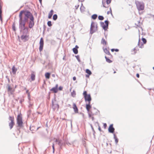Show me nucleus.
<instances>
[{
  "label": "nucleus",
  "instance_id": "aec40b11",
  "mask_svg": "<svg viewBox=\"0 0 154 154\" xmlns=\"http://www.w3.org/2000/svg\"><path fill=\"white\" fill-rule=\"evenodd\" d=\"M12 72L13 74H15L17 71V69L15 68L14 66H13L12 68Z\"/></svg>",
  "mask_w": 154,
  "mask_h": 154
},
{
  "label": "nucleus",
  "instance_id": "ddd939ff",
  "mask_svg": "<svg viewBox=\"0 0 154 154\" xmlns=\"http://www.w3.org/2000/svg\"><path fill=\"white\" fill-rule=\"evenodd\" d=\"M52 107L53 109H54V110H55L56 109H58L59 108V105L57 104V103H55L53 101H52Z\"/></svg>",
  "mask_w": 154,
  "mask_h": 154
},
{
  "label": "nucleus",
  "instance_id": "6e6552de",
  "mask_svg": "<svg viewBox=\"0 0 154 154\" xmlns=\"http://www.w3.org/2000/svg\"><path fill=\"white\" fill-rule=\"evenodd\" d=\"M22 33L23 35L20 37L21 39L25 42L28 41L29 36L27 35V33L25 34L24 32H22Z\"/></svg>",
  "mask_w": 154,
  "mask_h": 154
},
{
  "label": "nucleus",
  "instance_id": "39448f33",
  "mask_svg": "<svg viewBox=\"0 0 154 154\" xmlns=\"http://www.w3.org/2000/svg\"><path fill=\"white\" fill-rule=\"evenodd\" d=\"M83 95L85 99V101L88 103H90L91 100V98L90 94H87V92L86 91H85L83 93Z\"/></svg>",
  "mask_w": 154,
  "mask_h": 154
},
{
  "label": "nucleus",
  "instance_id": "bf43d9fd",
  "mask_svg": "<svg viewBox=\"0 0 154 154\" xmlns=\"http://www.w3.org/2000/svg\"><path fill=\"white\" fill-rule=\"evenodd\" d=\"M75 48H77H77H79V47H78V46L77 45H76L75 46Z\"/></svg>",
  "mask_w": 154,
  "mask_h": 154
},
{
  "label": "nucleus",
  "instance_id": "864d4df0",
  "mask_svg": "<svg viewBox=\"0 0 154 154\" xmlns=\"http://www.w3.org/2000/svg\"><path fill=\"white\" fill-rule=\"evenodd\" d=\"M148 15H150L152 17H153V16H154V15H152V14H148Z\"/></svg>",
  "mask_w": 154,
  "mask_h": 154
},
{
  "label": "nucleus",
  "instance_id": "052dcab7",
  "mask_svg": "<svg viewBox=\"0 0 154 154\" xmlns=\"http://www.w3.org/2000/svg\"><path fill=\"white\" fill-rule=\"evenodd\" d=\"M40 2V3H42V0H39Z\"/></svg>",
  "mask_w": 154,
  "mask_h": 154
},
{
  "label": "nucleus",
  "instance_id": "13d9d810",
  "mask_svg": "<svg viewBox=\"0 0 154 154\" xmlns=\"http://www.w3.org/2000/svg\"><path fill=\"white\" fill-rule=\"evenodd\" d=\"M114 51V49H111V51L113 52Z\"/></svg>",
  "mask_w": 154,
  "mask_h": 154
},
{
  "label": "nucleus",
  "instance_id": "49530a36",
  "mask_svg": "<svg viewBox=\"0 0 154 154\" xmlns=\"http://www.w3.org/2000/svg\"><path fill=\"white\" fill-rule=\"evenodd\" d=\"M0 20L1 21H2V15H0Z\"/></svg>",
  "mask_w": 154,
  "mask_h": 154
},
{
  "label": "nucleus",
  "instance_id": "680f3d73",
  "mask_svg": "<svg viewBox=\"0 0 154 154\" xmlns=\"http://www.w3.org/2000/svg\"><path fill=\"white\" fill-rule=\"evenodd\" d=\"M86 77H88L89 76V75H86Z\"/></svg>",
  "mask_w": 154,
  "mask_h": 154
},
{
  "label": "nucleus",
  "instance_id": "7c9ffc66",
  "mask_svg": "<svg viewBox=\"0 0 154 154\" xmlns=\"http://www.w3.org/2000/svg\"><path fill=\"white\" fill-rule=\"evenodd\" d=\"M105 58L106 59V61L107 62L109 63H110L112 62V61L111 60H110L108 58L106 57L105 56Z\"/></svg>",
  "mask_w": 154,
  "mask_h": 154
},
{
  "label": "nucleus",
  "instance_id": "f257e3e1",
  "mask_svg": "<svg viewBox=\"0 0 154 154\" xmlns=\"http://www.w3.org/2000/svg\"><path fill=\"white\" fill-rule=\"evenodd\" d=\"M24 11H21L19 15V28L21 32H24L25 34L27 33L28 32V28L25 27L26 21L23 20L22 16V14L24 12Z\"/></svg>",
  "mask_w": 154,
  "mask_h": 154
},
{
  "label": "nucleus",
  "instance_id": "0eeeda50",
  "mask_svg": "<svg viewBox=\"0 0 154 154\" xmlns=\"http://www.w3.org/2000/svg\"><path fill=\"white\" fill-rule=\"evenodd\" d=\"M9 119L11 121V122L9 123V125L10 129H11L12 128L14 124V118L13 117L10 116L9 117Z\"/></svg>",
  "mask_w": 154,
  "mask_h": 154
},
{
  "label": "nucleus",
  "instance_id": "3c124183",
  "mask_svg": "<svg viewBox=\"0 0 154 154\" xmlns=\"http://www.w3.org/2000/svg\"><path fill=\"white\" fill-rule=\"evenodd\" d=\"M109 10H110V13H111V14H112V12L111 9V7L110 8Z\"/></svg>",
  "mask_w": 154,
  "mask_h": 154
},
{
  "label": "nucleus",
  "instance_id": "c85d7f7f",
  "mask_svg": "<svg viewBox=\"0 0 154 154\" xmlns=\"http://www.w3.org/2000/svg\"><path fill=\"white\" fill-rule=\"evenodd\" d=\"M57 18V14H54L53 17V19L54 20H56Z\"/></svg>",
  "mask_w": 154,
  "mask_h": 154
},
{
  "label": "nucleus",
  "instance_id": "412c9836",
  "mask_svg": "<svg viewBox=\"0 0 154 154\" xmlns=\"http://www.w3.org/2000/svg\"><path fill=\"white\" fill-rule=\"evenodd\" d=\"M114 138L115 140V141L116 144H117L118 142V139L117 137H116L115 134H113Z\"/></svg>",
  "mask_w": 154,
  "mask_h": 154
},
{
  "label": "nucleus",
  "instance_id": "20e7f679",
  "mask_svg": "<svg viewBox=\"0 0 154 154\" xmlns=\"http://www.w3.org/2000/svg\"><path fill=\"white\" fill-rule=\"evenodd\" d=\"M97 25L96 23H94L93 22H91V28L90 33L92 34L97 30Z\"/></svg>",
  "mask_w": 154,
  "mask_h": 154
},
{
  "label": "nucleus",
  "instance_id": "774afa93",
  "mask_svg": "<svg viewBox=\"0 0 154 154\" xmlns=\"http://www.w3.org/2000/svg\"><path fill=\"white\" fill-rule=\"evenodd\" d=\"M153 69H154V67H153Z\"/></svg>",
  "mask_w": 154,
  "mask_h": 154
},
{
  "label": "nucleus",
  "instance_id": "c9c22d12",
  "mask_svg": "<svg viewBox=\"0 0 154 154\" xmlns=\"http://www.w3.org/2000/svg\"><path fill=\"white\" fill-rule=\"evenodd\" d=\"M48 25L49 26H52L51 22V21H48L47 23Z\"/></svg>",
  "mask_w": 154,
  "mask_h": 154
},
{
  "label": "nucleus",
  "instance_id": "5701e85b",
  "mask_svg": "<svg viewBox=\"0 0 154 154\" xmlns=\"http://www.w3.org/2000/svg\"><path fill=\"white\" fill-rule=\"evenodd\" d=\"M50 74L48 72H46L45 73V76L46 78L47 79H49L50 78Z\"/></svg>",
  "mask_w": 154,
  "mask_h": 154
},
{
  "label": "nucleus",
  "instance_id": "a211bd4d",
  "mask_svg": "<svg viewBox=\"0 0 154 154\" xmlns=\"http://www.w3.org/2000/svg\"><path fill=\"white\" fill-rule=\"evenodd\" d=\"M143 45V44L142 42H140V40L139 39V41L138 43V46L139 48H142Z\"/></svg>",
  "mask_w": 154,
  "mask_h": 154
},
{
  "label": "nucleus",
  "instance_id": "9b49d317",
  "mask_svg": "<svg viewBox=\"0 0 154 154\" xmlns=\"http://www.w3.org/2000/svg\"><path fill=\"white\" fill-rule=\"evenodd\" d=\"M44 45V41L42 38L40 39V46L39 48V50L40 51H42Z\"/></svg>",
  "mask_w": 154,
  "mask_h": 154
},
{
  "label": "nucleus",
  "instance_id": "4be33fe9",
  "mask_svg": "<svg viewBox=\"0 0 154 154\" xmlns=\"http://www.w3.org/2000/svg\"><path fill=\"white\" fill-rule=\"evenodd\" d=\"M101 43L103 45H106V42L103 38H102Z\"/></svg>",
  "mask_w": 154,
  "mask_h": 154
},
{
  "label": "nucleus",
  "instance_id": "4c0bfd02",
  "mask_svg": "<svg viewBox=\"0 0 154 154\" xmlns=\"http://www.w3.org/2000/svg\"><path fill=\"white\" fill-rule=\"evenodd\" d=\"M111 0H106V2L108 5L111 3Z\"/></svg>",
  "mask_w": 154,
  "mask_h": 154
},
{
  "label": "nucleus",
  "instance_id": "393cba45",
  "mask_svg": "<svg viewBox=\"0 0 154 154\" xmlns=\"http://www.w3.org/2000/svg\"><path fill=\"white\" fill-rule=\"evenodd\" d=\"M31 78L32 81H34L35 79V75L34 73H32L31 74Z\"/></svg>",
  "mask_w": 154,
  "mask_h": 154
},
{
  "label": "nucleus",
  "instance_id": "a18cd8bd",
  "mask_svg": "<svg viewBox=\"0 0 154 154\" xmlns=\"http://www.w3.org/2000/svg\"><path fill=\"white\" fill-rule=\"evenodd\" d=\"M91 128H92V131H94V129L93 128V127L92 126V125H91Z\"/></svg>",
  "mask_w": 154,
  "mask_h": 154
},
{
  "label": "nucleus",
  "instance_id": "7ed1b4c3",
  "mask_svg": "<svg viewBox=\"0 0 154 154\" xmlns=\"http://www.w3.org/2000/svg\"><path fill=\"white\" fill-rule=\"evenodd\" d=\"M25 16L24 18L23 17V19L24 20L27 21L28 18L31 19V17H33L32 14L29 11H26L25 12L24 11Z\"/></svg>",
  "mask_w": 154,
  "mask_h": 154
},
{
  "label": "nucleus",
  "instance_id": "f03ea898",
  "mask_svg": "<svg viewBox=\"0 0 154 154\" xmlns=\"http://www.w3.org/2000/svg\"><path fill=\"white\" fill-rule=\"evenodd\" d=\"M135 4L137 10L139 11L143 10L144 8V3L142 2H140L138 1H136Z\"/></svg>",
  "mask_w": 154,
  "mask_h": 154
},
{
  "label": "nucleus",
  "instance_id": "603ef678",
  "mask_svg": "<svg viewBox=\"0 0 154 154\" xmlns=\"http://www.w3.org/2000/svg\"><path fill=\"white\" fill-rule=\"evenodd\" d=\"M98 129L100 131H101V129L99 126Z\"/></svg>",
  "mask_w": 154,
  "mask_h": 154
},
{
  "label": "nucleus",
  "instance_id": "09e8293b",
  "mask_svg": "<svg viewBox=\"0 0 154 154\" xmlns=\"http://www.w3.org/2000/svg\"><path fill=\"white\" fill-rule=\"evenodd\" d=\"M114 51L116 52H118L119 51V50L117 49H114Z\"/></svg>",
  "mask_w": 154,
  "mask_h": 154
},
{
  "label": "nucleus",
  "instance_id": "0e129e2a",
  "mask_svg": "<svg viewBox=\"0 0 154 154\" xmlns=\"http://www.w3.org/2000/svg\"><path fill=\"white\" fill-rule=\"evenodd\" d=\"M116 71H114V73H116Z\"/></svg>",
  "mask_w": 154,
  "mask_h": 154
},
{
  "label": "nucleus",
  "instance_id": "4d7b16f0",
  "mask_svg": "<svg viewBox=\"0 0 154 154\" xmlns=\"http://www.w3.org/2000/svg\"><path fill=\"white\" fill-rule=\"evenodd\" d=\"M13 29L14 30H15V27H14V26L13 27Z\"/></svg>",
  "mask_w": 154,
  "mask_h": 154
},
{
  "label": "nucleus",
  "instance_id": "473e14b6",
  "mask_svg": "<svg viewBox=\"0 0 154 154\" xmlns=\"http://www.w3.org/2000/svg\"><path fill=\"white\" fill-rule=\"evenodd\" d=\"M137 49H136V48H134L133 50H132V51H134V52L132 54H136V51H137Z\"/></svg>",
  "mask_w": 154,
  "mask_h": 154
},
{
  "label": "nucleus",
  "instance_id": "c756f323",
  "mask_svg": "<svg viewBox=\"0 0 154 154\" xmlns=\"http://www.w3.org/2000/svg\"><path fill=\"white\" fill-rule=\"evenodd\" d=\"M76 95V93L74 91H73L72 92H71V95L72 97H75Z\"/></svg>",
  "mask_w": 154,
  "mask_h": 154
},
{
  "label": "nucleus",
  "instance_id": "a878e982",
  "mask_svg": "<svg viewBox=\"0 0 154 154\" xmlns=\"http://www.w3.org/2000/svg\"><path fill=\"white\" fill-rule=\"evenodd\" d=\"M104 51L105 53L108 55H110V53L109 50H107V49L106 48L105 49H104Z\"/></svg>",
  "mask_w": 154,
  "mask_h": 154
},
{
  "label": "nucleus",
  "instance_id": "f3484780",
  "mask_svg": "<svg viewBox=\"0 0 154 154\" xmlns=\"http://www.w3.org/2000/svg\"><path fill=\"white\" fill-rule=\"evenodd\" d=\"M91 106L90 105V103H88L87 104H86V108L87 110V111L88 112L89 111L90 109L91 108Z\"/></svg>",
  "mask_w": 154,
  "mask_h": 154
},
{
  "label": "nucleus",
  "instance_id": "79ce46f5",
  "mask_svg": "<svg viewBox=\"0 0 154 154\" xmlns=\"http://www.w3.org/2000/svg\"><path fill=\"white\" fill-rule=\"evenodd\" d=\"M26 93H27V94H28V96H29H29H30V94H29V90H27L26 91Z\"/></svg>",
  "mask_w": 154,
  "mask_h": 154
},
{
  "label": "nucleus",
  "instance_id": "6ab92c4d",
  "mask_svg": "<svg viewBox=\"0 0 154 154\" xmlns=\"http://www.w3.org/2000/svg\"><path fill=\"white\" fill-rule=\"evenodd\" d=\"M53 11L51 10L48 14V18H51L52 15H53Z\"/></svg>",
  "mask_w": 154,
  "mask_h": 154
},
{
  "label": "nucleus",
  "instance_id": "2f4dec72",
  "mask_svg": "<svg viewBox=\"0 0 154 154\" xmlns=\"http://www.w3.org/2000/svg\"><path fill=\"white\" fill-rule=\"evenodd\" d=\"M86 72L89 75H90L91 74V71L88 69L86 70Z\"/></svg>",
  "mask_w": 154,
  "mask_h": 154
},
{
  "label": "nucleus",
  "instance_id": "cd10ccee",
  "mask_svg": "<svg viewBox=\"0 0 154 154\" xmlns=\"http://www.w3.org/2000/svg\"><path fill=\"white\" fill-rule=\"evenodd\" d=\"M97 15L96 14H94L91 17L93 19L95 20L97 17Z\"/></svg>",
  "mask_w": 154,
  "mask_h": 154
},
{
  "label": "nucleus",
  "instance_id": "6e6d98bb",
  "mask_svg": "<svg viewBox=\"0 0 154 154\" xmlns=\"http://www.w3.org/2000/svg\"><path fill=\"white\" fill-rule=\"evenodd\" d=\"M110 12V11H108L107 12V14H109Z\"/></svg>",
  "mask_w": 154,
  "mask_h": 154
},
{
  "label": "nucleus",
  "instance_id": "c03bdc74",
  "mask_svg": "<svg viewBox=\"0 0 154 154\" xmlns=\"http://www.w3.org/2000/svg\"><path fill=\"white\" fill-rule=\"evenodd\" d=\"M58 89L60 90H62L63 89V87L62 86H60Z\"/></svg>",
  "mask_w": 154,
  "mask_h": 154
},
{
  "label": "nucleus",
  "instance_id": "72a5a7b5",
  "mask_svg": "<svg viewBox=\"0 0 154 154\" xmlns=\"http://www.w3.org/2000/svg\"><path fill=\"white\" fill-rule=\"evenodd\" d=\"M104 19V17L103 16H98V19L100 20H103Z\"/></svg>",
  "mask_w": 154,
  "mask_h": 154
},
{
  "label": "nucleus",
  "instance_id": "ea45409f",
  "mask_svg": "<svg viewBox=\"0 0 154 154\" xmlns=\"http://www.w3.org/2000/svg\"><path fill=\"white\" fill-rule=\"evenodd\" d=\"M53 149V152H54V144L53 143V145L52 146Z\"/></svg>",
  "mask_w": 154,
  "mask_h": 154
},
{
  "label": "nucleus",
  "instance_id": "8fccbe9b",
  "mask_svg": "<svg viewBox=\"0 0 154 154\" xmlns=\"http://www.w3.org/2000/svg\"><path fill=\"white\" fill-rule=\"evenodd\" d=\"M136 76H137V77L138 78H139V74H138V73L137 74Z\"/></svg>",
  "mask_w": 154,
  "mask_h": 154
},
{
  "label": "nucleus",
  "instance_id": "338daca9",
  "mask_svg": "<svg viewBox=\"0 0 154 154\" xmlns=\"http://www.w3.org/2000/svg\"><path fill=\"white\" fill-rule=\"evenodd\" d=\"M82 9V7H81V8H80L81 10Z\"/></svg>",
  "mask_w": 154,
  "mask_h": 154
},
{
  "label": "nucleus",
  "instance_id": "1a4fd4ad",
  "mask_svg": "<svg viewBox=\"0 0 154 154\" xmlns=\"http://www.w3.org/2000/svg\"><path fill=\"white\" fill-rule=\"evenodd\" d=\"M105 24H104V23L103 22H100V23L101 26L103 27V29L104 30H106V28L108 27L109 22L108 20H106L105 21Z\"/></svg>",
  "mask_w": 154,
  "mask_h": 154
},
{
  "label": "nucleus",
  "instance_id": "69168bd1",
  "mask_svg": "<svg viewBox=\"0 0 154 154\" xmlns=\"http://www.w3.org/2000/svg\"><path fill=\"white\" fill-rule=\"evenodd\" d=\"M89 116L90 117V114H89Z\"/></svg>",
  "mask_w": 154,
  "mask_h": 154
},
{
  "label": "nucleus",
  "instance_id": "de8ad7c7",
  "mask_svg": "<svg viewBox=\"0 0 154 154\" xmlns=\"http://www.w3.org/2000/svg\"><path fill=\"white\" fill-rule=\"evenodd\" d=\"M76 79V78L74 76V77H73V80H74V81H75V80Z\"/></svg>",
  "mask_w": 154,
  "mask_h": 154
},
{
  "label": "nucleus",
  "instance_id": "dca6fc26",
  "mask_svg": "<svg viewBox=\"0 0 154 154\" xmlns=\"http://www.w3.org/2000/svg\"><path fill=\"white\" fill-rule=\"evenodd\" d=\"M73 109L75 113H78V109L76 106V105L75 103H73Z\"/></svg>",
  "mask_w": 154,
  "mask_h": 154
},
{
  "label": "nucleus",
  "instance_id": "a19ab883",
  "mask_svg": "<svg viewBox=\"0 0 154 154\" xmlns=\"http://www.w3.org/2000/svg\"><path fill=\"white\" fill-rule=\"evenodd\" d=\"M8 91H10L11 90V88L10 87V86H8Z\"/></svg>",
  "mask_w": 154,
  "mask_h": 154
},
{
  "label": "nucleus",
  "instance_id": "e433bc0d",
  "mask_svg": "<svg viewBox=\"0 0 154 154\" xmlns=\"http://www.w3.org/2000/svg\"><path fill=\"white\" fill-rule=\"evenodd\" d=\"M142 40L143 42V43L144 44H145L146 42V39L144 38H142Z\"/></svg>",
  "mask_w": 154,
  "mask_h": 154
},
{
  "label": "nucleus",
  "instance_id": "e2e57ef3",
  "mask_svg": "<svg viewBox=\"0 0 154 154\" xmlns=\"http://www.w3.org/2000/svg\"><path fill=\"white\" fill-rule=\"evenodd\" d=\"M94 119V117H92V120H93Z\"/></svg>",
  "mask_w": 154,
  "mask_h": 154
},
{
  "label": "nucleus",
  "instance_id": "9d476101",
  "mask_svg": "<svg viewBox=\"0 0 154 154\" xmlns=\"http://www.w3.org/2000/svg\"><path fill=\"white\" fill-rule=\"evenodd\" d=\"M55 141L56 142H57L58 144L59 145V146L60 147V149L62 148V146H65V142L63 143L62 140H59V139H56Z\"/></svg>",
  "mask_w": 154,
  "mask_h": 154
},
{
  "label": "nucleus",
  "instance_id": "4468645a",
  "mask_svg": "<svg viewBox=\"0 0 154 154\" xmlns=\"http://www.w3.org/2000/svg\"><path fill=\"white\" fill-rule=\"evenodd\" d=\"M113 124H111L109 126V127L108 128V131L110 133H113L115 129L113 127Z\"/></svg>",
  "mask_w": 154,
  "mask_h": 154
},
{
  "label": "nucleus",
  "instance_id": "f8f14e48",
  "mask_svg": "<svg viewBox=\"0 0 154 154\" xmlns=\"http://www.w3.org/2000/svg\"><path fill=\"white\" fill-rule=\"evenodd\" d=\"M30 20L31 21L29 22V27L30 28H32L34 25V17H31Z\"/></svg>",
  "mask_w": 154,
  "mask_h": 154
},
{
  "label": "nucleus",
  "instance_id": "37998d69",
  "mask_svg": "<svg viewBox=\"0 0 154 154\" xmlns=\"http://www.w3.org/2000/svg\"><path fill=\"white\" fill-rule=\"evenodd\" d=\"M103 126L104 128H105L107 126L106 124L105 123H103Z\"/></svg>",
  "mask_w": 154,
  "mask_h": 154
},
{
  "label": "nucleus",
  "instance_id": "58836bf2",
  "mask_svg": "<svg viewBox=\"0 0 154 154\" xmlns=\"http://www.w3.org/2000/svg\"><path fill=\"white\" fill-rule=\"evenodd\" d=\"M65 145L66 144H67L68 146H69V145H71V143L69 142H65Z\"/></svg>",
  "mask_w": 154,
  "mask_h": 154
},
{
  "label": "nucleus",
  "instance_id": "b1692460",
  "mask_svg": "<svg viewBox=\"0 0 154 154\" xmlns=\"http://www.w3.org/2000/svg\"><path fill=\"white\" fill-rule=\"evenodd\" d=\"M106 0H103V1H102V4H103V6L104 7L107 8V7H108V6H106Z\"/></svg>",
  "mask_w": 154,
  "mask_h": 154
},
{
  "label": "nucleus",
  "instance_id": "5fc2aeb1",
  "mask_svg": "<svg viewBox=\"0 0 154 154\" xmlns=\"http://www.w3.org/2000/svg\"><path fill=\"white\" fill-rule=\"evenodd\" d=\"M52 76L53 77H55V75L54 74H52Z\"/></svg>",
  "mask_w": 154,
  "mask_h": 154
},
{
  "label": "nucleus",
  "instance_id": "f704fd0d",
  "mask_svg": "<svg viewBox=\"0 0 154 154\" xmlns=\"http://www.w3.org/2000/svg\"><path fill=\"white\" fill-rule=\"evenodd\" d=\"M75 56V57H76V59L78 60V61L79 62H80V59L79 56V55H77V56Z\"/></svg>",
  "mask_w": 154,
  "mask_h": 154
},
{
  "label": "nucleus",
  "instance_id": "423d86ee",
  "mask_svg": "<svg viewBox=\"0 0 154 154\" xmlns=\"http://www.w3.org/2000/svg\"><path fill=\"white\" fill-rule=\"evenodd\" d=\"M17 124L18 126L19 127H21L23 126V121L22 119L21 116L20 115H18L17 118Z\"/></svg>",
  "mask_w": 154,
  "mask_h": 154
},
{
  "label": "nucleus",
  "instance_id": "bb28decb",
  "mask_svg": "<svg viewBox=\"0 0 154 154\" xmlns=\"http://www.w3.org/2000/svg\"><path fill=\"white\" fill-rule=\"evenodd\" d=\"M73 51L75 54H77L78 53V50L77 48H74L73 49Z\"/></svg>",
  "mask_w": 154,
  "mask_h": 154
},
{
  "label": "nucleus",
  "instance_id": "2eb2a0df",
  "mask_svg": "<svg viewBox=\"0 0 154 154\" xmlns=\"http://www.w3.org/2000/svg\"><path fill=\"white\" fill-rule=\"evenodd\" d=\"M58 86V84H56L55 86V87L52 88L50 90V91H53L54 93H56L57 92V91H58V89H57Z\"/></svg>",
  "mask_w": 154,
  "mask_h": 154
}]
</instances>
